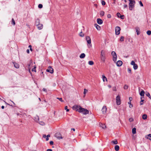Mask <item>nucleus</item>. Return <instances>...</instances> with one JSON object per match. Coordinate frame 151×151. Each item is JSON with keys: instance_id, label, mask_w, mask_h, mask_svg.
<instances>
[{"instance_id": "f704fd0d", "label": "nucleus", "mask_w": 151, "mask_h": 151, "mask_svg": "<svg viewBox=\"0 0 151 151\" xmlns=\"http://www.w3.org/2000/svg\"><path fill=\"white\" fill-rule=\"evenodd\" d=\"M100 14L101 16H103L104 15V11H101L100 12Z\"/></svg>"}, {"instance_id": "4be33fe9", "label": "nucleus", "mask_w": 151, "mask_h": 151, "mask_svg": "<svg viewBox=\"0 0 151 151\" xmlns=\"http://www.w3.org/2000/svg\"><path fill=\"white\" fill-rule=\"evenodd\" d=\"M100 126L103 129H105L106 127V126L104 124L102 123L100 124Z\"/></svg>"}, {"instance_id": "a18cd8bd", "label": "nucleus", "mask_w": 151, "mask_h": 151, "mask_svg": "<svg viewBox=\"0 0 151 151\" xmlns=\"http://www.w3.org/2000/svg\"><path fill=\"white\" fill-rule=\"evenodd\" d=\"M57 99L59 100L61 102H63V101L62 100V99L61 98H57Z\"/></svg>"}, {"instance_id": "393cba45", "label": "nucleus", "mask_w": 151, "mask_h": 151, "mask_svg": "<svg viewBox=\"0 0 151 151\" xmlns=\"http://www.w3.org/2000/svg\"><path fill=\"white\" fill-rule=\"evenodd\" d=\"M14 66L15 68H19V65L18 64L16 63H14Z\"/></svg>"}, {"instance_id": "052dcab7", "label": "nucleus", "mask_w": 151, "mask_h": 151, "mask_svg": "<svg viewBox=\"0 0 151 151\" xmlns=\"http://www.w3.org/2000/svg\"><path fill=\"white\" fill-rule=\"evenodd\" d=\"M26 52L27 53H29V49L27 50Z\"/></svg>"}, {"instance_id": "1a4fd4ad", "label": "nucleus", "mask_w": 151, "mask_h": 151, "mask_svg": "<svg viewBox=\"0 0 151 151\" xmlns=\"http://www.w3.org/2000/svg\"><path fill=\"white\" fill-rule=\"evenodd\" d=\"M81 107V106H78V105H75L73 107V109L74 110H75L76 111H78L79 112V110L80 107Z\"/></svg>"}, {"instance_id": "7ed1b4c3", "label": "nucleus", "mask_w": 151, "mask_h": 151, "mask_svg": "<svg viewBox=\"0 0 151 151\" xmlns=\"http://www.w3.org/2000/svg\"><path fill=\"white\" fill-rule=\"evenodd\" d=\"M86 40L87 42L89 44V45H88V47H91V39L90 37L88 36H87L86 37Z\"/></svg>"}, {"instance_id": "49530a36", "label": "nucleus", "mask_w": 151, "mask_h": 151, "mask_svg": "<svg viewBox=\"0 0 151 151\" xmlns=\"http://www.w3.org/2000/svg\"><path fill=\"white\" fill-rule=\"evenodd\" d=\"M101 3L102 4L103 6L105 5L106 4V2L105 1H102Z\"/></svg>"}, {"instance_id": "7c9ffc66", "label": "nucleus", "mask_w": 151, "mask_h": 151, "mask_svg": "<svg viewBox=\"0 0 151 151\" xmlns=\"http://www.w3.org/2000/svg\"><path fill=\"white\" fill-rule=\"evenodd\" d=\"M11 24H12L15 25V21L14 19L12 18V22H11Z\"/></svg>"}, {"instance_id": "c03bdc74", "label": "nucleus", "mask_w": 151, "mask_h": 151, "mask_svg": "<svg viewBox=\"0 0 151 151\" xmlns=\"http://www.w3.org/2000/svg\"><path fill=\"white\" fill-rule=\"evenodd\" d=\"M124 88L125 89H127L128 88V86L126 85H125L124 86Z\"/></svg>"}, {"instance_id": "c85d7f7f", "label": "nucleus", "mask_w": 151, "mask_h": 151, "mask_svg": "<svg viewBox=\"0 0 151 151\" xmlns=\"http://www.w3.org/2000/svg\"><path fill=\"white\" fill-rule=\"evenodd\" d=\"M132 133L133 134H135L136 133V129L134 128L132 129Z\"/></svg>"}, {"instance_id": "37998d69", "label": "nucleus", "mask_w": 151, "mask_h": 151, "mask_svg": "<svg viewBox=\"0 0 151 151\" xmlns=\"http://www.w3.org/2000/svg\"><path fill=\"white\" fill-rule=\"evenodd\" d=\"M131 65H135V62L133 60H132V62L131 63Z\"/></svg>"}, {"instance_id": "ddd939ff", "label": "nucleus", "mask_w": 151, "mask_h": 151, "mask_svg": "<svg viewBox=\"0 0 151 151\" xmlns=\"http://www.w3.org/2000/svg\"><path fill=\"white\" fill-rule=\"evenodd\" d=\"M122 64V62L121 60H118L116 62V65L117 66L120 67Z\"/></svg>"}, {"instance_id": "e433bc0d", "label": "nucleus", "mask_w": 151, "mask_h": 151, "mask_svg": "<svg viewBox=\"0 0 151 151\" xmlns=\"http://www.w3.org/2000/svg\"><path fill=\"white\" fill-rule=\"evenodd\" d=\"M39 123L40 124L42 125H45V123L43 122H41V121L39 122Z\"/></svg>"}, {"instance_id": "f8f14e48", "label": "nucleus", "mask_w": 151, "mask_h": 151, "mask_svg": "<svg viewBox=\"0 0 151 151\" xmlns=\"http://www.w3.org/2000/svg\"><path fill=\"white\" fill-rule=\"evenodd\" d=\"M116 15L118 17L122 19H123L124 18V15H121L119 12H118Z\"/></svg>"}, {"instance_id": "aec40b11", "label": "nucleus", "mask_w": 151, "mask_h": 151, "mask_svg": "<svg viewBox=\"0 0 151 151\" xmlns=\"http://www.w3.org/2000/svg\"><path fill=\"white\" fill-rule=\"evenodd\" d=\"M119 149V147L118 145H116L114 147V149L116 151H118Z\"/></svg>"}, {"instance_id": "bf43d9fd", "label": "nucleus", "mask_w": 151, "mask_h": 151, "mask_svg": "<svg viewBox=\"0 0 151 151\" xmlns=\"http://www.w3.org/2000/svg\"><path fill=\"white\" fill-rule=\"evenodd\" d=\"M42 90L44 91H45V92H46V90L45 88H43Z\"/></svg>"}, {"instance_id": "864d4df0", "label": "nucleus", "mask_w": 151, "mask_h": 151, "mask_svg": "<svg viewBox=\"0 0 151 151\" xmlns=\"http://www.w3.org/2000/svg\"><path fill=\"white\" fill-rule=\"evenodd\" d=\"M29 47L30 48V50L31 51H32V46L31 45H29Z\"/></svg>"}, {"instance_id": "6e6552de", "label": "nucleus", "mask_w": 151, "mask_h": 151, "mask_svg": "<svg viewBox=\"0 0 151 151\" xmlns=\"http://www.w3.org/2000/svg\"><path fill=\"white\" fill-rule=\"evenodd\" d=\"M46 71L52 73H53V69L51 66H50L48 68V69L46 70Z\"/></svg>"}, {"instance_id": "3c124183", "label": "nucleus", "mask_w": 151, "mask_h": 151, "mask_svg": "<svg viewBox=\"0 0 151 151\" xmlns=\"http://www.w3.org/2000/svg\"><path fill=\"white\" fill-rule=\"evenodd\" d=\"M139 4L141 6H143V4H142V1H140L139 2Z\"/></svg>"}, {"instance_id": "9b49d317", "label": "nucleus", "mask_w": 151, "mask_h": 151, "mask_svg": "<svg viewBox=\"0 0 151 151\" xmlns=\"http://www.w3.org/2000/svg\"><path fill=\"white\" fill-rule=\"evenodd\" d=\"M55 137L59 139H62V137L61 134L59 133H57L55 134Z\"/></svg>"}, {"instance_id": "a19ab883", "label": "nucleus", "mask_w": 151, "mask_h": 151, "mask_svg": "<svg viewBox=\"0 0 151 151\" xmlns=\"http://www.w3.org/2000/svg\"><path fill=\"white\" fill-rule=\"evenodd\" d=\"M88 91V90L86 89L85 88H84V92H83V94L85 95L86 93V92H87Z\"/></svg>"}, {"instance_id": "412c9836", "label": "nucleus", "mask_w": 151, "mask_h": 151, "mask_svg": "<svg viewBox=\"0 0 151 151\" xmlns=\"http://www.w3.org/2000/svg\"><path fill=\"white\" fill-rule=\"evenodd\" d=\"M95 26L98 30H100V29L101 27L97 24H95Z\"/></svg>"}, {"instance_id": "0e129e2a", "label": "nucleus", "mask_w": 151, "mask_h": 151, "mask_svg": "<svg viewBox=\"0 0 151 151\" xmlns=\"http://www.w3.org/2000/svg\"><path fill=\"white\" fill-rule=\"evenodd\" d=\"M43 137L44 138H46L47 137V136H46V135L44 134V135H43Z\"/></svg>"}, {"instance_id": "39448f33", "label": "nucleus", "mask_w": 151, "mask_h": 151, "mask_svg": "<svg viewBox=\"0 0 151 151\" xmlns=\"http://www.w3.org/2000/svg\"><path fill=\"white\" fill-rule=\"evenodd\" d=\"M120 28L119 26H117L116 27L115 31V34L117 35H118L120 34Z\"/></svg>"}, {"instance_id": "2f4dec72", "label": "nucleus", "mask_w": 151, "mask_h": 151, "mask_svg": "<svg viewBox=\"0 0 151 151\" xmlns=\"http://www.w3.org/2000/svg\"><path fill=\"white\" fill-rule=\"evenodd\" d=\"M146 95L148 97H149V98L151 100V97L150 94L149 93L147 92V93H146Z\"/></svg>"}, {"instance_id": "423d86ee", "label": "nucleus", "mask_w": 151, "mask_h": 151, "mask_svg": "<svg viewBox=\"0 0 151 151\" xmlns=\"http://www.w3.org/2000/svg\"><path fill=\"white\" fill-rule=\"evenodd\" d=\"M116 102L117 105H119L121 104L120 97L119 95L116 97Z\"/></svg>"}, {"instance_id": "8fccbe9b", "label": "nucleus", "mask_w": 151, "mask_h": 151, "mask_svg": "<svg viewBox=\"0 0 151 151\" xmlns=\"http://www.w3.org/2000/svg\"><path fill=\"white\" fill-rule=\"evenodd\" d=\"M107 17L109 18H111V15L110 14H108L107 15Z\"/></svg>"}, {"instance_id": "72a5a7b5", "label": "nucleus", "mask_w": 151, "mask_h": 151, "mask_svg": "<svg viewBox=\"0 0 151 151\" xmlns=\"http://www.w3.org/2000/svg\"><path fill=\"white\" fill-rule=\"evenodd\" d=\"M103 80L104 82L105 81H107V79L106 77L104 76H102Z\"/></svg>"}, {"instance_id": "6ab92c4d", "label": "nucleus", "mask_w": 151, "mask_h": 151, "mask_svg": "<svg viewBox=\"0 0 151 151\" xmlns=\"http://www.w3.org/2000/svg\"><path fill=\"white\" fill-rule=\"evenodd\" d=\"M136 32L137 35H139L140 34V32L139 31V27H137L136 28Z\"/></svg>"}, {"instance_id": "cd10ccee", "label": "nucleus", "mask_w": 151, "mask_h": 151, "mask_svg": "<svg viewBox=\"0 0 151 151\" xmlns=\"http://www.w3.org/2000/svg\"><path fill=\"white\" fill-rule=\"evenodd\" d=\"M144 99V97H141V101H140V105H142L143 104V101H144V99Z\"/></svg>"}, {"instance_id": "4d7b16f0", "label": "nucleus", "mask_w": 151, "mask_h": 151, "mask_svg": "<svg viewBox=\"0 0 151 151\" xmlns=\"http://www.w3.org/2000/svg\"><path fill=\"white\" fill-rule=\"evenodd\" d=\"M124 8H127V5H126V4L124 5Z\"/></svg>"}, {"instance_id": "dca6fc26", "label": "nucleus", "mask_w": 151, "mask_h": 151, "mask_svg": "<svg viewBox=\"0 0 151 151\" xmlns=\"http://www.w3.org/2000/svg\"><path fill=\"white\" fill-rule=\"evenodd\" d=\"M38 29H41L43 27V25L42 24H38V25H36Z\"/></svg>"}, {"instance_id": "f3484780", "label": "nucleus", "mask_w": 151, "mask_h": 151, "mask_svg": "<svg viewBox=\"0 0 151 151\" xmlns=\"http://www.w3.org/2000/svg\"><path fill=\"white\" fill-rule=\"evenodd\" d=\"M34 120L36 122L39 121V118L38 116L36 115L34 117Z\"/></svg>"}, {"instance_id": "79ce46f5", "label": "nucleus", "mask_w": 151, "mask_h": 151, "mask_svg": "<svg viewBox=\"0 0 151 151\" xmlns=\"http://www.w3.org/2000/svg\"><path fill=\"white\" fill-rule=\"evenodd\" d=\"M149 137L147 138V139H149L150 140H151V134H149L148 135Z\"/></svg>"}, {"instance_id": "c756f323", "label": "nucleus", "mask_w": 151, "mask_h": 151, "mask_svg": "<svg viewBox=\"0 0 151 151\" xmlns=\"http://www.w3.org/2000/svg\"><path fill=\"white\" fill-rule=\"evenodd\" d=\"M138 67V65L137 64H135V65H133V68L134 70H136L137 69Z\"/></svg>"}, {"instance_id": "0eeeda50", "label": "nucleus", "mask_w": 151, "mask_h": 151, "mask_svg": "<svg viewBox=\"0 0 151 151\" xmlns=\"http://www.w3.org/2000/svg\"><path fill=\"white\" fill-rule=\"evenodd\" d=\"M101 62L104 63L105 61L106 56L105 55H100V57Z\"/></svg>"}, {"instance_id": "473e14b6", "label": "nucleus", "mask_w": 151, "mask_h": 151, "mask_svg": "<svg viewBox=\"0 0 151 151\" xmlns=\"http://www.w3.org/2000/svg\"><path fill=\"white\" fill-rule=\"evenodd\" d=\"M88 63L89 65H93L94 64V63L92 61H89L88 62Z\"/></svg>"}, {"instance_id": "e2e57ef3", "label": "nucleus", "mask_w": 151, "mask_h": 151, "mask_svg": "<svg viewBox=\"0 0 151 151\" xmlns=\"http://www.w3.org/2000/svg\"><path fill=\"white\" fill-rule=\"evenodd\" d=\"M47 151H52V150L51 149H48Z\"/></svg>"}, {"instance_id": "69168bd1", "label": "nucleus", "mask_w": 151, "mask_h": 151, "mask_svg": "<svg viewBox=\"0 0 151 151\" xmlns=\"http://www.w3.org/2000/svg\"><path fill=\"white\" fill-rule=\"evenodd\" d=\"M48 140H49V138L47 137L46 138V141H47Z\"/></svg>"}, {"instance_id": "13d9d810", "label": "nucleus", "mask_w": 151, "mask_h": 151, "mask_svg": "<svg viewBox=\"0 0 151 151\" xmlns=\"http://www.w3.org/2000/svg\"><path fill=\"white\" fill-rule=\"evenodd\" d=\"M129 101H131L132 100V98L131 97H129Z\"/></svg>"}, {"instance_id": "58836bf2", "label": "nucleus", "mask_w": 151, "mask_h": 151, "mask_svg": "<svg viewBox=\"0 0 151 151\" xmlns=\"http://www.w3.org/2000/svg\"><path fill=\"white\" fill-rule=\"evenodd\" d=\"M42 7H43L42 5L41 4H39L38 6V7L40 9L42 8Z\"/></svg>"}, {"instance_id": "f03ea898", "label": "nucleus", "mask_w": 151, "mask_h": 151, "mask_svg": "<svg viewBox=\"0 0 151 151\" xmlns=\"http://www.w3.org/2000/svg\"><path fill=\"white\" fill-rule=\"evenodd\" d=\"M129 10H132V9L134 7V4L135 2L134 0L129 1Z\"/></svg>"}, {"instance_id": "6e6d98bb", "label": "nucleus", "mask_w": 151, "mask_h": 151, "mask_svg": "<svg viewBox=\"0 0 151 151\" xmlns=\"http://www.w3.org/2000/svg\"><path fill=\"white\" fill-rule=\"evenodd\" d=\"M50 144L51 145H52L53 144V142L52 141H50Z\"/></svg>"}, {"instance_id": "ea45409f", "label": "nucleus", "mask_w": 151, "mask_h": 151, "mask_svg": "<svg viewBox=\"0 0 151 151\" xmlns=\"http://www.w3.org/2000/svg\"><path fill=\"white\" fill-rule=\"evenodd\" d=\"M124 37L123 36H121L120 37V40L121 41H123L124 40Z\"/></svg>"}, {"instance_id": "bb28decb", "label": "nucleus", "mask_w": 151, "mask_h": 151, "mask_svg": "<svg viewBox=\"0 0 151 151\" xmlns=\"http://www.w3.org/2000/svg\"><path fill=\"white\" fill-rule=\"evenodd\" d=\"M147 116L146 114H144L142 116V118L143 119L145 120V119H146L147 118Z\"/></svg>"}, {"instance_id": "2eb2a0df", "label": "nucleus", "mask_w": 151, "mask_h": 151, "mask_svg": "<svg viewBox=\"0 0 151 151\" xmlns=\"http://www.w3.org/2000/svg\"><path fill=\"white\" fill-rule=\"evenodd\" d=\"M40 20L38 18H37L35 19V24L36 26L38 25V24H40Z\"/></svg>"}, {"instance_id": "4c0bfd02", "label": "nucleus", "mask_w": 151, "mask_h": 151, "mask_svg": "<svg viewBox=\"0 0 151 151\" xmlns=\"http://www.w3.org/2000/svg\"><path fill=\"white\" fill-rule=\"evenodd\" d=\"M79 35L81 37H83L84 36V34L82 32H81L79 34Z\"/></svg>"}, {"instance_id": "680f3d73", "label": "nucleus", "mask_w": 151, "mask_h": 151, "mask_svg": "<svg viewBox=\"0 0 151 151\" xmlns=\"http://www.w3.org/2000/svg\"><path fill=\"white\" fill-rule=\"evenodd\" d=\"M129 107L130 108H131L132 107H133V105H132V104L130 105L129 106Z\"/></svg>"}, {"instance_id": "c9c22d12", "label": "nucleus", "mask_w": 151, "mask_h": 151, "mask_svg": "<svg viewBox=\"0 0 151 151\" xmlns=\"http://www.w3.org/2000/svg\"><path fill=\"white\" fill-rule=\"evenodd\" d=\"M147 33L149 35H150L151 34V31L150 30H148L147 32Z\"/></svg>"}, {"instance_id": "774afa93", "label": "nucleus", "mask_w": 151, "mask_h": 151, "mask_svg": "<svg viewBox=\"0 0 151 151\" xmlns=\"http://www.w3.org/2000/svg\"><path fill=\"white\" fill-rule=\"evenodd\" d=\"M1 108H2V109H4V106H1Z\"/></svg>"}, {"instance_id": "a211bd4d", "label": "nucleus", "mask_w": 151, "mask_h": 151, "mask_svg": "<svg viewBox=\"0 0 151 151\" xmlns=\"http://www.w3.org/2000/svg\"><path fill=\"white\" fill-rule=\"evenodd\" d=\"M111 143H113L114 144L116 145L118 144V142L117 139H115L114 140L112 141L111 142Z\"/></svg>"}, {"instance_id": "5fc2aeb1", "label": "nucleus", "mask_w": 151, "mask_h": 151, "mask_svg": "<svg viewBox=\"0 0 151 151\" xmlns=\"http://www.w3.org/2000/svg\"><path fill=\"white\" fill-rule=\"evenodd\" d=\"M32 71H34L35 72H36V68H32Z\"/></svg>"}, {"instance_id": "338daca9", "label": "nucleus", "mask_w": 151, "mask_h": 151, "mask_svg": "<svg viewBox=\"0 0 151 151\" xmlns=\"http://www.w3.org/2000/svg\"><path fill=\"white\" fill-rule=\"evenodd\" d=\"M131 103V101H129V102H128V104H130V105L132 104Z\"/></svg>"}, {"instance_id": "b1692460", "label": "nucleus", "mask_w": 151, "mask_h": 151, "mask_svg": "<svg viewBox=\"0 0 151 151\" xmlns=\"http://www.w3.org/2000/svg\"><path fill=\"white\" fill-rule=\"evenodd\" d=\"M85 56V55L84 53H82L80 56V58H84Z\"/></svg>"}, {"instance_id": "f257e3e1", "label": "nucleus", "mask_w": 151, "mask_h": 151, "mask_svg": "<svg viewBox=\"0 0 151 151\" xmlns=\"http://www.w3.org/2000/svg\"><path fill=\"white\" fill-rule=\"evenodd\" d=\"M79 112L82 113L83 114L85 115L89 113V111L88 110L82 108L81 107H80Z\"/></svg>"}, {"instance_id": "de8ad7c7", "label": "nucleus", "mask_w": 151, "mask_h": 151, "mask_svg": "<svg viewBox=\"0 0 151 151\" xmlns=\"http://www.w3.org/2000/svg\"><path fill=\"white\" fill-rule=\"evenodd\" d=\"M68 108V106H66L65 107V109L66 110V111L67 112H68L69 111V109H67Z\"/></svg>"}, {"instance_id": "a878e982", "label": "nucleus", "mask_w": 151, "mask_h": 151, "mask_svg": "<svg viewBox=\"0 0 151 151\" xmlns=\"http://www.w3.org/2000/svg\"><path fill=\"white\" fill-rule=\"evenodd\" d=\"M100 55H105V51L104 50H102L101 51Z\"/></svg>"}, {"instance_id": "4468645a", "label": "nucleus", "mask_w": 151, "mask_h": 151, "mask_svg": "<svg viewBox=\"0 0 151 151\" xmlns=\"http://www.w3.org/2000/svg\"><path fill=\"white\" fill-rule=\"evenodd\" d=\"M97 23L99 24H101L103 22V21L100 18H98L97 19Z\"/></svg>"}, {"instance_id": "09e8293b", "label": "nucleus", "mask_w": 151, "mask_h": 151, "mask_svg": "<svg viewBox=\"0 0 151 151\" xmlns=\"http://www.w3.org/2000/svg\"><path fill=\"white\" fill-rule=\"evenodd\" d=\"M127 70L128 73H131V70L130 68H128Z\"/></svg>"}, {"instance_id": "9d476101", "label": "nucleus", "mask_w": 151, "mask_h": 151, "mask_svg": "<svg viewBox=\"0 0 151 151\" xmlns=\"http://www.w3.org/2000/svg\"><path fill=\"white\" fill-rule=\"evenodd\" d=\"M106 110L107 108L106 106H104L101 110L103 114H105L106 112Z\"/></svg>"}, {"instance_id": "603ef678", "label": "nucleus", "mask_w": 151, "mask_h": 151, "mask_svg": "<svg viewBox=\"0 0 151 151\" xmlns=\"http://www.w3.org/2000/svg\"><path fill=\"white\" fill-rule=\"evenodd\" d=\"M129 120L130 122H132V121H133L134 119L132 118H130L129 119Z\"/></svg>"}, {"instance_id": "5701e85b", "label": "nucleus", "mask_w": 151, "mask_h": 151, "mask_svg": "<svg viewBox=\"0 0 151 151\" xmlns=\"http://www.w3.org/2000/svg\"><path fill=\"white\" fill-rule=\"evenodd\" d=\"M145 93V92L144 91L142 90L141 91L139 94L141 96H144Z\"/></svg>"}, {"instance_id": "20e7f679", "label": "nucleus", "mask_w": 151, "mask_h": 151, "mask_svg": "<svg viewBox=\"0 0 151 151\" xmlns=\"http://www.w3.org/2000/svg\"><path fill=\"white\" fill-rule=\"evenodd\" d=\"M111 55L113 56V60L115 62L116 61L117 58V56L116 52L114 51L111 52Z\"/></svg>"}]
</instances>
